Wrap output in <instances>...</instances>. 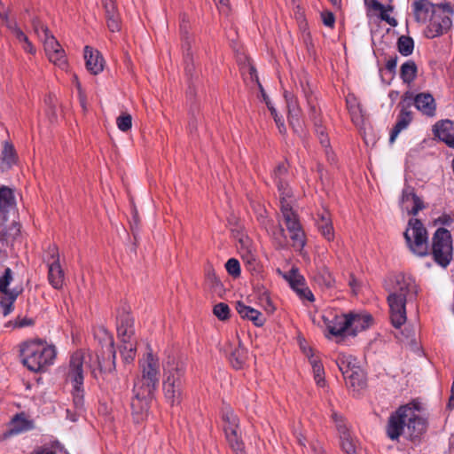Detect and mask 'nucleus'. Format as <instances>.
Returning a JSON list of instances; mask_svg holds the SVG:
<instances>
[{"label": "nucleus", "mask_w": 454, "mask_h": 454, "mask_svg": "<svg viewBox=\"0 0 454 454\" xmlns=\"http://www.w3.org/2000/svg\"><path fill=\"white\" fill-rule=\"evenodd\" d=\"M105 345L102 350L96 355L98 371L91 364L92 355L83 350L75 351L70 358L67 380L72 384V396L74 407L82 411L84 406V367L91 369V372L97 380L101 378L103 384L107 388L116 390L120 387L119 380L115 375L116 351L112 335L104 332Z\"/></svg>", "instance_id": "1"}, {"label": "nucleus", "mask_w": 454, "mask_h": 454, "mask_svg": "<svg viewBox=\"0 0 454 454\" xmlns=\"http://www.w3.org/2000/svg\"><path fill=\"white\" fill-rule=\"evenodd\" d=\"M403 236L413 254L419 256L431 254L434 262L443 268L450 264L452 259V240L447 229L436 230L432 238V246L429 247L426 228L420 220L413 218L410 219Z\"/></svg>", "instance_id": "2"}, {"label": "nucleus", "mask_w": 454, "mask_h": 454, "mask_svg": "<svg viewBox=\"0 0 454 454\" xmlns=\"http://www.w3.org/2000/svg\"><path fill=\"white\" fill-rule=\"evenodd\" d=\"M141 376L137 379L133 387L130 406L132 416L137 423L147 416L149 401L159 384L160 363L152 351L147 352L139 362Z\"/></svg>", "instance_id": "3"}, {"label": "nucleus", "mask_w": 454, "mask_h": 454, "mask_svg": "<svg viewBox=\"0 0 454 454\" xmlns=\"http://www.w3.org/2000/svg\"><path fill=\"white\" fill-rule=\"evenodd\" d=\"M388 292L387 302L390 319L395 328L406 322V303L413 301L418 294L415 280L411 276L398 273L392 276L386 284Z\"/></svg>", "instance_id": "4"}, {"label": "nucleus", "mask_w": 454, "mask_h": 454, "mask_svg": "<svg viewBox=\"0 0 454 454\" xmlns=\"http://www.w3.org/2000/svg\"><path fill=\"white\" fill-rule=\"evenodd\" d=\"M186 364L181 358L168 356L163 367V392L167 401L178 405L183 398Z\"/></svg>", "instance_id": "5"}, {"label": "nucleus", "mask_w": 454, "mask_h": 454, "mask_svg": "<svg viewBox=\"0 0 454 454\" xmlns=\"http://www.w3.org/2000/svg\"><path fill=\"white\" fill-rule=\"evenodd\" d=\"M280 193V210L283 219L290 233V238L294 249L301 251L305 246V234L299 223L297 215L293 210V193L286 180L278 182Z\"/></svg>", "instance_id": "6"}, {"label": "nucleus", "mask_w": 454, "mask_h": 454, "mask_svg": "<svg viewBox=\"0 0 454 454\" xmlns=\"http://www.w3.org/2000/svg\"><path fill=\"white\" fill-rule=\"evenodd\" d=\"M22 364L30 371L37 372L51 365L56 357V348L42 340H31L20 345Z\"/></svg>", "instance_id": "7"}, {"label": "nucleus", "mask_w": 454, "mask_h": 454, "mask_svg": "<svg viewBox=\"0 0 454 454\" xmlns=\"http://www.w3.org/2000/svg\"><path fill=\"white\" fill-rule=\"evenodd\" d=\"M453 14V9L448 3L438 4L437 11L431 20L428 30L431 37H435L446 33L452 25L450 16Z\"/></svg>", "instance_id": "8"}, {"label": "nucleus", "mask_w": 454, "mask_h": 454, "mask_svg": "<svg viewBox=\"0 0 454 454\" xmlns=\"http://www.w3.org/2000/svg\"><path fill=\"white\" fill-rule=\"evenodd\" d=\"M48 278L50 284L56 289L63 286L65 274L59 263V250L56 246L49 248Z\"/></svg>", "instance_id": "9"}, {"label": "nucleus", "mask_w": 454, "mask_h": 454, "mask_svg": "<svg viewBox=\"0 0 454 454\" xmlns=\"http://www.w3.org/2000/svg\"><path fill=\"white\" fill-rule=\"evenodd\" d=\"M340 322L342 328L340 330L352 329V334H356L359 331L367 329L372 322V317L369 314H344L340 315Z\"/></svg>", "instance_id": "10"}, {"label": "nucleus", "mask_w": 454, "mask_h": 454, "mask_svg": "<svg viewBox=\"0 0 454 454\" xmlns=\"http://www.w3.org/2000/svg\"><path fill=\"white\" fill-rule=\"evenodd\" d=\"M408 411V406H401L394 414L389 417L387 434L391 440H397L403 433L406 427L405 414Z\"/></svg>", "instance_id": "11"}, {"label": "nucleus", "mask_w": 454, "mask_h": 454, "mask_svg": "<svg viewBox=\"0 0 454 454\" xmlns=\"http://www.w3.org/2000/svg\"><path fill=\"white\" fill-rule=\"evenodd\" d=\"M117 332L121 341L135 340L134 319L124 309L117 316Z\"/></svg>", "instance_id": "12"}, {"label": "nucleus", "mask_w": 454, "mask_h": 454, "mask_svg": "<svg viewBox=\"0 0 454 454\" xmlns=\"http://www.w3.org/2000/svg\"><path fill=\"white\" fill-rule=\"evenodd\" d=\"M180 30L183 38L185 74L190 78H192L194 76L195 65L192 51V39L188 36V25L184 22V20H183V22L180 26Z\"/></svg>", "instance_id": "13"}, {"label": "nucleus", "mask_w": 454, "mask_h": 454, "mask_svg": "<svg viewBox=\"0 0 454 454\" xmlns=\"http://www.w3.org/2000/svg\"><path fill=\"white\" fill-rule=\"evenodd\" d=\"M401 207L410 215H417L424 207L422 200L416 195L411 186L403 188L400 200Z\"/></svg>", "instance_id": "14"}, {"label": "nucleus", "mask_w": 454, "mask_h": 454, "mask_svg": "<svg viewBox=\"0 0 454 454\" xmlns=\"http://www.w3.org/2000/svg\"><path fill=\"white\" fill-rule=\"evenodd\" d=\"M409 415L406 418V429L407 434L411 438L419 437L427 428L426 419L417 415L411 407L408 406V411L405 412Z\"/></svg>", "instance_id": "15"}, {"label": "nucleus", "mask_w": 454, "mask_h": 454, "mask_svg": "<svg viewBox=\"0 0 454 454\" xmlns=\"http://www.w3.org/2000/svg\"><path fill=\"white\" fill-rule=\"evenodd\" d=\"M412 7L416 21L425 23L428 20L431 21L438 5L433 4L428 0H416L413 2Z\"/></svg>", "instance_id": "16"}, {"label": "nucleus", "mask_w": 454, "mask_h": 454, "mask_svg": "<svg viewBox=\"0 0 454 454\" xmlns=\"http://www.w3.org/2000/svg\"><path fill=\"white\" fill-rule=\"evenodd\" d=\"M433 131L441 141L454 148V122L443 120L434 125Z\"/></svg>", "instance_id": "17"}, {"label": "nucleus", "mask_w": 454, "mask_h": 454, "mask_svg": "<svg viewBox=\"0 0 454 454\" xmlns=\"http://www.w3.org/2000/svg\"><path fill=\"white\" fill-rule=\"evenodd\" d=\"M84 59L87 70L94 75L103 71L104 59L100 52L90 46L84 48Z\"/></svg>", "instance_id": "18"}, {"label": "nucleus", "mask_w": 454, "mask_h": 454, "mask_svg": "<svg viewBox=\"0 0 454 454\" xmlns=\"http://www.w3.org/2000/svg\"><path fill=\"white\" fill-rule=\"evenodd\" d=\"M227 351L229 352L230 362L233 368L241 369L246 363L247 355L238 335L236 336V342L233 344L230 343Z\"/></svg>", "instance_id": "19"}, {"label": "nucleus", "mask_w": 454, "mask_h": 454, "mask_svg": "<svg viewBox=\"0 0 454 454\" xmlns=\"http://www.w3.org/2000/svg\"><path fill=\"white\" fill-rule=\"evenodd\" d=\"M414 104L419 111L427 116H434L436 105L430 93H419L414 98Z\"/></svg>", "instance_id": "20"}, {"label": "nucleus", "mask_w": 454, "mask_h": 454, "mask_svg": "<svg viewBox=\"0 0 454 454\" xmlns=\"http://www.w3.org/2000/svg\"><path fill=\"white\" fill-rule=\"evenodd\" d=\"M236 309L242 318L251 320L256 326L263 325L265 319L257 309L245 305L242 301L236 303Z\"/></svg>", "instance_id": "21"}, {"label": "nucleus", "mask_w": 454, "mask_h": 454, "mask_svg": "<svg viewBox=\"0 0 454 454\" xmlns=\"http://www.w3.org/2000/svg\"><path fill=\"white\" fill-rule=\"evenodd\" d=\"M103 6L106 11V19L107 27L111 32H118L121 29L120 17L116 12L115 4L114 1L103 0Z\"/></svg>", "instance_id": "22"}, {"label": "nucleus", "mask_w": 454, "mask_h": 454, "mask_svg": "<svg viewBox=\"0 0 454 454\" xmlns=\"http://www.w3.org/2000/svg\"><path fill=\"white\" fill-rule=\"evenodd\" d=\"M346 384L354 389L364 388L366 385L365 374L360 366L353 368L352 372L344 376Z\"/></svg>", "instance_id": "23"}, {"label": "nucleus", "mask_w": 454, "mask_h": 454, "mask_svg": "<svg viewBox=\"0 0 454 454\" xmlns=\"http://www.w3.org/2000/svg\"><path fill=\"white\" fill-rule=\"evenodd\" d=\"M411 120L412 117L411 112L407 110L401 111L400 114L398 115L397 121L391 131L389 137L390 143H393L399 135V133L408 127Z\"/></svg>", "instance_id": "24"}, {"label": "nucleus", "mask_w": 454, "mask_h": 454, "mask_svg": "<svg viewBox=\"0 0 454 454\" xmlns=\"http://www.w3.org/2000/svg\"><path fill=\"white\" fill-rule=\"evenodd\" d=\"M15 206V197L12 189L2 186L0 187V212L2 214L8 213Z\"/></svg>", "instance_id": "25"}, {"label": "nucleus", "mask_w": 454, "mask_h": 454, "mask_svg": "<svg viewBox=\"0 0 454 454\" xmlns=\"http://www.w3.org/2000/svg\"><path fill=\"white\" fill-rule=\"evenodd\" d=\"M317 226L322 235L327 239L332 240L334 237L332 219L328 212L325 211L319 215Z\"/></svg>", "instance_id": "26"}, {"label": "nucleus", "mask_w": 454, "mask_h": 454, "mask_svg": "<svg viewBox=\"0 0 454 454\" xmlns=\"http://www.w3.org/2000/svg\"><path fill=\"white\" fill-rule=\"evenodd\" d=\"M336 363L343 377L358 367L356 358L351 355L340 354Z\"/></svg>", "instance_id": "27"}, {"label": "nucleus", "mask_w": 454, "mask_h": 454, "mask_svg": "<svg viewBox=\"0 0 454 454\" xmlns=\"http://www.w3.org/2000/svg\"><path fill=\"white\" fill-rule=\"evenodd\" d=\"M205 280L214 292L219 293L222 291V283L211 264H207L205 268Z\"/></svg>", "instance_id": "28"}, {"label": "nucleus", "mask_w": 454, "mask_h": 454, "mask_svg": "<svg viewBox=\"0 0 454 454\" xmlns=\"http://www.w3.org/2000/svg\"><path fill=\"white\" fill-rule=\"evenodd\" d=\"M283 277L294 292H297L298 289L306 285L304 278L299 273L296 268H292L287 273L284 274Z\"/></svg>", "instance_id": "29"}, {"label": "nucleus", "mask_w": 454, "mask_h": 454, "mask_svg": "<svg viewBox=\"0 0 454 454\" xmlns=\"http://www.w3.org/2000/svg\"><path fill=\"white\" fill-rule=\"evenodd\" d=\"M226 439L237 454H243L244 444L238 435V428L224 429Z\"/></svg>", "instance_id": "30"}, {"label": "nucleus", "mask_w": 454, "mask_h": 454, "mask_svg": "<svg viewBox=\"0 0 454 454\" xmlns=\"http://www.w3.org/2000/svg\"><path fill=\"white\" fill-rule=\"evenodd\" d=\"M286 98L287 102V107L289 112V123L294 128L300 126V108L296 105V101L294 99L293 96L288 98V96L286 94Z\"/></svg>", "instance_id": "31"}, {"label": "nucleus", "mask_w": 454, "mask_h": 454, "mask_svg": "<svg viewBox=\"0 0 454 454\" xmlns=\"http://www.w3.org/2000/svg\"><path fill=\"white\" fill-rule=\"evenodd\" d=\"M417 74V66L414 61L409 60L406 61L401 67V78L404 82L410 83L411 82Z\"/></svg>", "instance_id": "32"}, {"label": "nucleus", "mask_w": 454, "mask_h": 454, "mask_svg": "<svg viewBox=\"0 0 454 454\" xmlns=\"http://www.w3.org/2000/svg\"><path fill=\"white\" fill-rule=\"evenodd\" d=\"M121 353L123 357V360L126 363H130L135 359L136 351H137V341L129 340V341H121Z\"/></svg>", "instance_id": "33"}, {"label": "nucleus", "mask_w": 454, "mask_h": 454, "mask_svg": "<svg viewBox=\"0 0 454 454\" xmlns=\"http://www.w3.org/2000/svg\"><path fill=\"white\" fill-rule=\"evenodd\" d=\"M49 60L54 65L58 66L61 69H65L67 67V60L64 49H57L48 54H46Z\"/></svg>", "instance_id": "34"}, {"label": "nucleus", "mask_w": 454, "mask_h": 454, "mask_svg": "<svg viewBox=\"0 0 454 454\" xmlns=\"http://www.w3.org/2000/svg\"><path fill=\"white\" fill-rule=\"evenodd\" d=\"M314 279L318 285L324 286L327 288L331 287L333 284V278L332 277L329 270L325 266L321 267L317 270Z\"/></svg>", "instance_id": "35"}, {"label": "nucleus", "mask_w": 454, "mask_h": 454, "mask_svg": "<svg viewBox=\"0 0 454 454\" xmlns=\"http://www.w3.org/2000/svg\"><path fill=\"white\" fill-rule=\"evenodd\" d=\"M397 47L403 56H409L414 49V43L410 36L402 35L398 38Z\"/></svg>", "instance_id": "36"}, {"label": "nucleus", "mask_w": 454, "mask_h": 454, "mask_svg": "<svg viewBox=\"0 0 454 454\" xmlns=\"http://www.w3.org/2000/svg\"><path fill=\"white\" fill-rule=\"evenodd\" d=\"M309 362H310V364L312 366V369H313V372H314V377H315V380L317 381V384L318 386H324L325 384V379H324V368H323V365L321 364V362L314 357V356H311L309 358Z\"/></svg>", "instance_id": "37"}, {"label": "nucleus", "mask_w": 454, "mask_h": 454, "mask_svg": "<svg viewBox=\"0 0 454 454\" xmlns=\"http://www.w3.org/2000/svg\"><path fill=\"white\" fill-rule=\"evenodd\" d=\"M372 8L375 11H379L380 13V17L382 20L387 22L389 25L393 26V27H395L397 25V21L395 18H392L390 17L387 13V9L386 7L380 4L379 1L377 0H372Z\"/></svg>", "instance_id": "38"}, {"label": "nucleus", "mask_w": 454, "mask_h": 454, "mask_svg": "<svg viewBox=\"0 0 454 454\" xmlns=\"http://www.w3.org/2000/svg\"><path fill=\"white\" fill-rule=\"evenodd\" d=\"M41 41L43 43L46 54L61 48V45L51 33L46 34L44 31V38H43Z\"/></svg>", "instance_id": "39"}, {"label": "nucleus", "mask_w": 454, "mask_h": 454, "mask_svg": "<svg viewBox=\"0 0 454 454\" xmlns=\"http://www.w3.org/2000/svg\"><path fill=\"white\" fill-rule=\"evenodd\" d=\"M223 419L225 422L224 429L239 427V419L231 409H225L223 411Z\"/></svg>", "instance_id": "40"}, {"label": "nucleus", "mask_w": 454, "mask_h": 454, "mask_svg": "<svg viewBox=\"0 0 454 454\" xmlns=\"http://www.w3.org/2000/svg\"><path fill=\"white\" fill-rule=\"evenodd\" d=\"M340 439L341 449L346 454H356V443L350 434Z\"/></svg>", "instance_id": "41"}, {"label": "nucleus", "mask_w": 454, "mask_h": 454, "mask_svg": "<svg viewBox=\"0 0 454 454\" xmlns=\"http://www.w3.org/2000/svg\"><path fill=\"white\" fill-rule=\"evenodd\" d=\"M332 417L336 424V428L339 432L340 438L346 437L347 435H349L350 433H349L348 427L347 424L345 423L344 419L335 412L333 413Z\"/></svg>", "instance_id": "42"}, {"label": "nucleus", "mask_w": 454, "mask_h": 454, "mask_svg": "<svg viewBox=\"0 0 454 454\" xmlns=\"http://www.w3.org/2000/svg\"><path fill=\"white\" fill-rule=\"evenodd\" d=\"M213 312L220 320H226L230 316V308L226 303L220 302L214 306Z\"/></svg>", "instance_id": "43"}, {"label": "nucleus", "mask_w": 454, "mask_h": 454, "mask_svg": "<svg viewBox=\"0 0 454 454\" xmlns=\"http://www.w3.org/2000/svg\"><path fill=\"white\" fill-rule=\"evenodd\" d=\"M12 431L14 433H20L22 431L27 430L29 428L28 422L20 415H16L12 420Z\"/></svg>", "instance_id": "44"}, {"label": "nucleus", "mask_w": 454, "mask_h": 454, "mask_svg": "<svg viewBox=\"0 0 454 454\" xmlns=\"http://www.w3.org/2000/svg\"><path fill=\"white\" fill-rule=\"evenodd\" d=\"M119 129L123 132L129 130L132 127V117L129 114L120 115L116 120Z\"/></svg>", "instance_id": "45"}, {"label": "nucleus", "mask_w": 454, "mask_h": 454, "mask_svg": "<svg viewBox=\"0 0 454 454\" xmlns=\"http://www.w3.org/2000/svg\"><path fill=\"white\" fill-rule=\"evenodd\" d=\"M12 280V271L10 268H5L4 275L0 277V292L8 294L7 287Z\"/></svg>", "instance_id": "46"}, {"label": "nucleus", "mask_w": 454, "mask_h": 454, "mask_svg": "<svg viewBox=\"0 0 454 454\" xmlns=\"http://www.w3.org/2000/svg\"><path fill=\"white\" fill-rule=\"evenodd\" d=\"M32 26L35 34L38 36L40 40L44 38V29L46 34H51V31L49 30L48 27L42 23L41 20H38L37 18H34L32 20Z\"/></svg>", "instance_id": "47"}, {"label": "nucleus", "mask_w": 454, "mask_h": 454, "mask_svg": "<svg viewBox=\"0 0 454 454\" xmlns=\"http://www.w3.org/2000/svg\"><path fill=\"white\" fill-rule=\"evenodd\" d=\"M227 272L234 278L240 275V264L237 259L231 258L225 263Z\"/></svg>", "instance_id": "48"}, {"label": "nucleus", "mask_w": 454, "mask_h": 454, "mask_svg": "<svg viewBox=\"0 0 454 454\" xmlns=\"http://www.w3.org/2000/svg\"><path fill=\"white\" fill-rule=\"evenodd\" d=\"M342 326L343 325L340 322V316H336L334 317V321L332 322V324L328 325V329L332 335L340 336L347 331V330H340V328H342Z\"/></svg>", "instance_id": "49"}, {"label": "nucleus", "mask_w": 454, "mask_h": 454, "mask_svg": "<svg viewBox=\"0 0 454 454\" xmlns=\"http://www.w3.org/2000/svg\"><path fill=\"white\" fill-rule=\"evenodd\" d=\"M301 300H307L309 301H314L315 297L310 289L305 285L295 292Z\"/></svg>", "instance_id": "50"}, {"label": "nucleus", "mask_w": 454, "mask_h": 454, "mask_svg": "<svg viewBox=\"0 0 454 454\" xmlns=\"http://www.w3.org/2000/svg\"><path fill=\"white\" fill-rule=\"evenodd\" d=\"M6 294L9 296L10 301L8 303L2 305L3 306V315L4 317L9 315L12 311V309H13L12 303L18 296V294L14 293V292H10Z\"/></svg>", "instance_id": "51"}, {"label": "nucleus", "mask_w": 454, "mask_h": 454, "mask_svg": "<svg viewBox=\"0 0 454 454\" xmlns=\"http://www.w3.org/2000/svg\"><path fill=\"white\" fill-rule=\"evenodd\" d=\"M300 85H301V90L304 94V97L306 98V99L308 101V104L311 105L312 89H311L310 85L309 84L308 81H306V80L305 81L301 80L300 82Z\"/></svg>", "instance_id": "52"}, {"label": "nucleus", "mask_w": 454, "mask_h": 454, "mask_svg": "<svg viewBox=\"0 0 454 454\" xmlns=\"http://www.w3.org/2000/svg\"><path fill=\"white\" fill-rule=\"evenodd\" d=\"M287 173V167L285 163H280L274 170V177L276 184L280 180H285L284 176Z\"/></svg>", "instance_id": "53"}, {"label": "nucleus", "mask_w": 454, "mask_h": 454, "mask_svg": "<svg viewBox=\"0 0 454 454\" xmlns=\"http://www.w3.org/2000/svg\"><path fill=\"white\" fill-rule=\"evenodd\" d=\"M248 69H249V74L251 75V78L254 79L256 81V82L258 83V86H259L260 90L262 92V96L264 101L266 102L267 106H269L270 104L268 102V97L265 94V91H264L262 84L259 82L258 76H257V74H256V69L253 66H249Z\"/></svg>", "instance_id": "54"}, {"label": "nucleus", "mask_w": 454, "mask_h": 454, "mask_svg": "<svg viewBox=\"0 0 454 454\" xmlns=\"http://www.w3.org/2000/svg\"><path fill=\"white\" fill-rule=\"evenodd\" d=\"M15 35L19 41L24 42L25 43H27L29 46L28 52H30V53L35 52V50L33 47V45L31 44V43L28 41L27 36L20 29H16Z\"/></svg>", "instance_id": "55"}, {"label": "nucleus", "mask_w": 454, "mask_h": 454, "mask_svg": "<svg viewBox=\"0 0 454 454\" xmlns=\"http://www.w3.org/2000/svg\"><path fill=\"white\" fill-rule=\"evenodd\" d=\"M317 136H318L321 145L325 148L328 147L330 145V142H329L328 137L325 133V128L317 127Z\"/></svg>", "instance_id": "56"}, {"label": "nucleus", "mask_w": 454, "mask_h": 454, "mask_svg": "<svg viewBox=\"0 0 454 454\" xmlns=\"http://www.w3.org/2000/svg\"><path fill=\"white\" fill-rule=\"evenodd\" d=\"M322 19H323V23L326 27H332L334 25L335 19H334V16H333V14L332 12H324V13H322Z\"/></svg>", "instance_id": "57"}, {"label": "nucleus", "mask_w": 454, "mask_h": 454, "mask_svg": "<svg viewBox=\"0 0 454 454\" xmlns=\"http://www.w3.org/2000/svg\"><path fill=\"white\" fill-rule=\"evenodd\" d=\"M397 65V57L390 58L386 63V68L390 73H395Z\"/></svg>", "instance_id": "58"}, {"label": "nucleus", "mask_w": 454, "mask_h": 454, "mask_svg": "<svg viewBox=\"0 0 454 454\" xmlns=\"http://www.w3.org/2000/svg\"><path fill=\"white\" fill-rule=\"evenodd\" d=\"M273 236L281 244L282 243V239H283L284 240L286 239L285 230L281 226H279L278 228V230L273 232Z\"/></svg>", "instance_id": "59"}, {"label": "nucleus", "mask_w": 454, "mask_h": 454, "mask_svg": "<svg viewBox=\"0 0 454 454\" xmlns=\"http://www.w3.org/2000/svg\"><path fill=\"white\" fill-rule=\"evenodd\" d=\"M31 454H57L49 448L38 447L33 450Z\"/></svg>", "instance_id": "60"}, {"label": "nucleus", "mask_w": 454, "mask_h": 454, "mask_svg": "<svg viewBox=\"0 0 454 454\" xmlns=\"http://www.w3.org/2000/svg\"><path fill=\"white\" fill-rule=\"evenodd\" d=\"M77 88L80 90V103H81V106H82L83 111H86L87 110V107H86V98H85V96L82 93L81 85H80L79 82H77Z\"/></svg>", "instance_id": "61"}, {"label": "nucleus", "mask_w": 454, "mask_h": 454, "mask_svg": "<svg viewBox=\"0 0 454 454\" xmlns=\"http://www.w3.org/2000/svg\"><path fill=\"white\" fill-rule=\"evenodd\" d=\"M33 325V320L28 318H23L16 323L18 327H25Z\"/></svg>", "instance_id": "62"}, {"label": "nucleus", "mask_w": 454, "mask_h": 454, "mask_svg": "<svg viewBox=\"0 0 454 454\" xmlns=\"http://www.w3.org/2000/svg\"><path fill=\"white\" fill-rule=\"evenodd\" d=\"M268 107L270 110L271 114L274 117V120H275L276 123L278 124V119H280V118L278 116V114L276 113V110L272 106H269Z\"/></svg>", "instance_id": "63"}, {"label": "nucleus", "mask_w": 454, "mask_h": 454, "mask_svg": "<svg viewBox=\"0 0 454 454\" xmlns=\"http://www.w3.org/2000/svg\"><path fill=\"white\" fill-rule=\"evenodd\" d=\"M278 130L280 133H285L286 132V127L283 123V121H281L280 119H278Z\"/></svg>", "instance_id": "64"}]
</instances>
